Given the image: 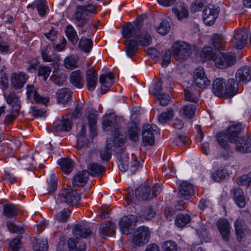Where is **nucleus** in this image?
<instances>
[{
    "label": "nucleus",
    "mask_w": 251,
    "mask_h": 251,
    "mask_svg": "<svg viewBox=\"0 0 251 251\" xmlns=\"http://www.w3.org/2000/svg\"><path fill=\"white\" fill-rule=\"evenodd\" d=\"M225 82L221 78H217L214 80L212 83V91L213 94L219 97L226 94Z\"/></svg>",
    "instance_id": "obj_28"
},
{
    "label": "nucleus",
    "mask_w": 251,
    "mask_h": 251,
    "mask_svg": "<svg viewBox=\"0 0 251 251\" xmlns=\"http://www.w3.org/2000/svg\"><path fill=\"white\" fill-rule=\"evenodd\" d=\"M170 29V25L169 22L167 20L162 21L159 25L156 27L157 32L161 35L167 34Z\"/></svg>",
    "instance_id": "obj_59"
},
{
    "label": "nucleus",
    "mask_w": 251,
    "mask_h": 251,
    "mask_svg": "<svg viewBox=\"0 0 251 251\" xmlns=\"http://www.w3.org/2000/svg\"><path fill=\"white\" fill-rule=\"evenodd\" d=\"M118 166L121 171L125 172L128 168V156L126 152L118 153L117 155Z\"/></svg>",
    "instance_id": "obj_36"
},
{
    "label": "nucleus",
    "mask_w": 251,
    "mask_h": 251,
    "mask_svg": "<svg viewBox=\"0 0 251 251\" xmlns=\"http://www.w3.org/2000/svg\"><path fill=\"white\" fill-rule=\"evenodd\" d=\"M72 91L66 88L58 90L56 94L57 102L64 107L67 106L72 97Z\"/></svg>",
    "instance_id": "obj_13"
},
{
    "label": "nucleus",
    "mask_w": 251,
    "mask_h": 251,
    "mask_svg": "<svg viewBox=\"0 0 251 251\" xmlns=\"http://www.w3.org/2000/svg\"><path fill=\"white\" fill-rule=\"evenodd\" d=\"M4 98L7 103L11 105L12 112L18 113L21 108V100L19 96L14 92L3 93Z\"/></svg>",
    "instance_id": "obj_12"
},
{
    "label": "nucleus",
    "mask_w": 251,
    "mask_h": 251,
    "mask_svg": "<svg viewBox=\"0 0 251 251\" xmlns=\"http://www.w3.org/2000/svg\"><path fill=\"white\" fill-rule=\"evenodd\" d=\"M13 141L7 139L0 141V153L9 154L13 148Z\"/></svg>",
    "instance_id": "obj_43"
},
{
    "label": "nucleus",
    "mask_w": 251,
    "mask_h": 251,
    "mask_svg": "<svg viewBox=\"0 0 251 251\" xmlns=\"http://www.w3.org/2000/svg\"><path fill=\"white\" fill-rule=\"evenodd\" d=\"M126 53L128 56L132 57L137 50L138 44L137 41L135 39L127 40L125 43Z\"/></svg>",
    "instance_id": "obj_40"
},
{
    "label": "nucleus",
    "mask_w": 251,
    "mask_h": 251,
    "mask_svg": "<svg viewBox=\"0 0 251 251\" xmlns=\"http://www.w3.org/2000/svg\"><path fill=\"white\" fill-rule=\"evenodd\" d=\"M247 38L246 31L241 30L237 31L232 40L233 46L237 49H243L246 45Z\"/></svg>",
    "instance_id": "obj_19"
},
{
    "label": "nucleus",
    "mask_w": 251,
    "mask_h": 251,
    "mask_svg": "<svg viewBox=\"0 0 251 251\" xmlns=\"http://www.w3.org/2000/svg\"><path fill=\"white\" fill-rule=\"evenodd\" d=\"M179 193L181 197L185 200L189 199L195 193V189L192 184L183 181L178 186Z\"/></svg>",
    "instance_id": "obj_15"
},
{
    "label": "nucleus",
    "mask_w": 251,
    "mask_h": 251,
    "mask_svg": "<svg viewBox=\"0 0 251 251\" xmlns=\"http://www.w3.org/2000/svg\"><path fill=\"white\" fill-rule=\"evenodd\" d=\"M64 66L68 69H73L77 67L78 58L74 56H69L64 59Z\"/></svg>",
    "instance_id": "obj_56"
},
{
    "label": "nucleus",
    "mask_w": 251,
    "mask_h": 251,
    "mask_svg": "<svg viewBox=\"0 0 251 251\" xmlns=\"http://www.w3.org/2000/svg\"><path fill=\"white\" fill-rule=\"evenodd\" d=\"M227 175V172L225 169H219L212 175L213 178L216 181H220L224 179Z\"/></svg>",
    "instance_id": "obj_64"
},
{
    "label": "nucleus",
    "mask_w": 251,
    "mask_h": 251,
    "mask_svg": "<svg viewBox=\"0 0 251 251\" xmlns=\"http://www.w3.org/2000/svg\"><path fill=\"white\" fill-rule=\"evenodd\" d=\"M244 223V221L240 219H237L234 223L235 232L239 240H241L244 237L243 231Z\"/></svg>",
    "instance_id": "obj_48"
},
{
    "label": "nucleus",
    "mask_w": 251,
    "mask_h": 251,
    "mask_svg": "<svg viewBox=\"0 0 251 251\" xmlns=\"http://www.w3.org/2000/svg\"><path fill=\"white\" fill-rule=\"evenodd\" d=\"M139 32L138 27H137V29L135 28L130 23L126 24L123 26V35L125 38L128 39L133 37L134 39H136L137 38Z\"/></svg>",
    "instance_id": "obj_32"
},
{
    "label": "nucleus",
    "mask_w": 251,
    "mask_h": 251,
    "mask_svg": "<svg viewBox=\"0 0 251 251\" xmlns=\"http://www.w3.org/2000/svg\"><path fill=\"white\" fill-rule=\"evenodd\" d=\"M236 60L234 54L219 52L214 56V61L216 67L220 69L226 68L233 65Z\"/></svg>",
    "instance_id": "obj_6"
},
{
    "label": "nucleus",
    "mask_w": 251,
    "mask_h": 251,
    "mask_svg": "<svg viewBox=\"0 0 251 251\" xmlns=\"http://www.w3.org/2000/svg\"><path fill=\"white\" fill-rule=\"evenodd\" d=\"M197 107L195 104H187L183 105L179 111V115L183 118L190 119L196 114Z\"/></svg>",
    "instance_id": "obj_27"
},
{
    "label": "nucleus",
    "mask_w": 251,
    "mask_h": 251,
    "mask_svg": "<svg viewBox=\"0 0 251 251\" xmlns=\"http://www.w3.org/2000/svg\"><path fill=\"white\" fill-rule=\"evenodd\" d=\"M238 81H236L233 78L229 79L226 84L225 83L226 94L229 97H233L237 93Z\"/></svg>",
    "instance_id": "obj_39"
},
{
    "label": "nucleus",
    "mask_w": 251,
    "mask_h": 251,
    "mask_svg": "<svg viewBox=\"0 0 251 251\" xmlns=\"http://www.w3.org/2000/svg\"><path fill=\"white\" fill-rule=\"evenodd\" d=\"M234 142H235V150L238 152L243 153L251 152V138L242 137Z\"/></svg>",
    "instance_id": "obj_14"
},
{
    "label": "nucleus",
    "mask_w": 251,
    "mask_h": 251,
    "mask_svg": "<svg viewBox=\"0 0 251 251\" xmlns=\"http://www.w3.org/2000/svg\"><path fill=\"white\" fill-rule=\"evenodd\" d=\"M22 237L19 236L10 242L9 251H25L21 244V239Z\"/></svg>",
    "instance_id": "obj_54"
},
{
    "label": "nucleus",
    "mask_w": 251,
    "mask_h": 251,
    "mask_svg": "<svg viewBox=\"0 0 251 251\" xmlns=\"http://www.w3.org/2000/svg\"><path fill=\"white\" fill-rule=\"evenodd\" d=\"M242 129L240 124L233 125L229 126L226 132H220L216 135L219 144L224 149H227L229 143H232L238 139V134Z\"/></svg>",
    "instance_id": "obj_2"
},
{
    "label": "nucleus",
    "mask_w": 251,
    "mask_h": 251,
    "mask_svg": "<svg viewBox=\"0 0 251 251\" xmlns=\"http://www.w3.org/2000/svg\"><path fill=\"white\" fill-rule=\"evenodd\" d=\"M193 81L195 85L201 89L209 85L210 81L207 78L203 68L199 67L194 72Z\"/></svg>",
    "instance_id": "obj_10"
},
{
    "label": "nucleus",
    "mask_w": 251,
    "mask_h": 251,
    "mask_svg": "<svg viewBox=\"0 0 251 251\" xmlns=\"http://www.w3.org/2000/svg\"><path fill=\"white\" fill-rule=\"evenodd\" d=\"M211 43L214 48L218 50L223 47L225 40L223 36L215 34L211 38Z\"/></svg>",
    "instance_id": "obj_53"
},
{
    "label": "nucleus",
    "mask_w": 251,
    "mask_h": 251,
    "mask_svg": "<svg viewBox=\"0 0 251 251\" xmlns=\"http://www.w3.org/2000/svg\"><path fill=\"white\" fill-rule=\"evenodd\" d=\"M89 173L86 170H83L76 174L72 179L74 186H80L86 183L89 176Z\"/></svg>",
    "instance_id": "obj_33"
},
{
    "label": "nucleus",
    "mask_w": 251,
    "mask_h": 251,
    "mask_svg": "<svg viewBox=\"0 0 251 251\" xmlns=\"http://www.w3.org/2000/svg\"><path fill=\"white\" fill-rule=\"evenodd\" d=\"M116 227V225L111 221L102 224L99 227V235L102 238L110 236L115 233Z\"/></svg>",
    "instance_id": "obj_23"
},
{
    "label": "nucleus",
    "mask_w": 251,
    "mask_h": 251,
    "mask_svg": "<svg viewBox=\"0 0 251 251\" xmlns=\"http://www.w3.org/2000/svg\"><path fill=\"white\" fill-rule=\"evenodd\" d=\"M79 238H71L68 241V246L70 251H85L86 244Z\"/></svg>",
    "instance_id": "obj_31"
},
{
    "label": "nucleus",
    "mask_w": 251,
    "mask_h": 251,
    "mask_svg": "<svg viewBox=\"0 0 251 251\" xmlns=\"http://www.w3.org/2000/svg\"><path fill=\"white\" fill-rule=\"evenodd\" d=\"M220 233L225 241H228L230 236L229 224L225 218L220 219L217 223Z\"/></svg>",
    "instance_id": "obj_20"
},
{
    "label": "nucleus",
    "mask_w": 251,
    "mask_h": 251,
    "mask_svg": "<svg viewBox=\"0 0 251 251\" xmlns=\"http://www.w3.org/2000/svg\"><path fill=\"white\" fill-rule=\"evenodd\" d=\"M32 248L34 251H47L48 241L47 239L39 240L34 238L32 240Z\"/></svg>",
    "instance_id": "obj_41"
},
{
    "label": "nucleus",
    "mask_w": 251,
    "mask_h": 251,
    "mask_svg": "<svg viewBox=\"0 0 251 251\" xmlns=\"http://www.w3.org/2000/svg\"><path fill=\"white\" fill-rule=\"evenodd\" d=\"M174 117V113L172 108H169L166 111L162 112L158 117V121L161 124H165L171 120Z\"/></svg>",
    "instance_id": "obj_46"
},
{
    "label": "nucleus",
    "mask_w": 251,
    "mask_h": 251,
    "mask_svg": "<svg viewBox=\"0 0 251 251\" xmlns=\"http://www.w3.org/2000/svg\"><path fill=\"white\" fill-rule=\"evenodd\" d=\"M71 83L77 88H81L84 85L83 77L80 71L72 72L70 75Z\"/></svg>",
    "instance_id": "obj_34"
},
{
    "label": "nucleus",
    "mask_w": 251,
    "mask_h": 251,
    "mask_svg": "<svg viewBox=\"0 0 251 251\" xmlns=\"http://www.w3.org/2000/svg\"><path fill=\"white\" fill-rule=\"evenodd\" d=\"M159 131L156 125H146L144 126L142 131V140L145 146L152 145L154 143V134Z\"/></svg>",
    "instance_id": "obj_9"
},
{
    "label": "nucleus",
    "mask_w": 251,
    "mask_h": 251,
    "mask_svg": "<svg viewBox=\"0 0 251 251\" xmlns=\"http://www.w3.org/2000/svg\"><path fill=\"white\" fill-rule=\"evenodd\" d=\"M70 211L68 209H64L57 213L55 216V220L59 223H65L68 220Z\"/></svg>",
    "instance_id": "obj_60"
},
{
    "label": "nucleus",
    "mask_w": 251,
    "mask_h": 251,
    "mask_svg": "<svg viewBox=\"0 0 251 251\" xmlns=\"http://www.w3.org/2000/svg\"><path fill=\"white\" fill-rule=\"evenodd\" d=\"M151 237V231L146 226L138 227L133 234L132 241L135 245L142 246L149 242Z\"/></svg>",
    "instance_id": "obj_5"
},
{
    "label": "nucleus",
    "mask_w": 251,
    "mask_h": 251,
    "mask_svg": "<svg viewBox=\"0 0 251 251\" xmlns=\"http://www.w3.org/2000/svg\"><path fill=\"white\" fill-rule=\"evenodd\" d=\"M191 220V217L187 214H178L175 219V225L179 227L185 226Z\"/></svg>",
    "instance_id": "obj_50"
},
{
    "label": "nucleus",
    "mask_w": 251,
    "mask_h": 251,
    "mask_svg": "<svg viewBox=\"0 0 251 251\" xmlns=\"http://www.w3.org/2000/svg\"><path fill=\"white\" fill-rule=\"evenodd\" d=\"M4 216L9 218H12L18 214L17 207L11 203H6L3 205V212Z\"/></svg>",
    "instance_id": "obj_37"
},
{
    "label": "nucleus",
    "mask_w": 251,
    "mask_h": 251,
    "mask_svg": "<svg viewBox=\"0 0 251 251\" xmlns=\"http://www.w3.org/2000/svg\"><path fill=\"white\" fill-rule=\"evenodd\" d=\"M135 195L139 201H147L152 198L151 188L146 184H143L136 189Z\"/></svg>",
    "instance_id": "obj_17"
},
{
    "label": "nucleus",
    "mask_w": 251,
    "mask_h": 251,
    "mask_svg": "<svg viewBox=\"0 0 251 251\" xmlns=\"http://www.w3.org/2000/svg\"><path fill=\"white\" fill-rule=\"evenodd\" d=\"M235 78L239 82L247 83L251 80V70L248 66L239 69L236 74Z\"/></svg>",
    "instance_id": "obj_21"
},
{
    "label": "nucleus",
    "mask_w": 251,
    "mask_h": 251,
    "mask_svg": "<svg viewBox=\"0 0 251 251\" xmlns=\"http://www.w3.org/2000/svg\"><path fill=\"white\" fill-rule=\"evenodd\" d=\"M201 57L204 61L206 59H213L214 53L212 49L210 47H205L203 48L200 54Z\"/></svg>",
    "instance_id": "obj_61"
},
{
    "label": "nucleus",
    "mask_w": 251,
    "mask_h": 251,
    "mask_svg": "<svg viewBox=\"0 0 251 251\" xmlns=\"http://www.w3.org/2000/svg\"><path fill=\"white\" fill-rule=\"evenodd\" d=\"M80 199V195L76 191L65 189L59 193L56 201L73 206L77 204Z\"/></svg>",
    "instance_id": "obj_7"
},
{
    "label": "nucleus",
    "mask_w": 251,
    "mask_h": 251,
    "mask_svg": "<svg viewBox=\"0 0 251 251\" xmlns=\"http://www.w3.org/2000/svg\"><path fill=\"white\" fill-rule=\"evenodd\" d=\"M73 232L75 238H87L92 233L90 229L84 224L75 225L73 229Z\"/></svg>",
    "instance_id": "obj_18"
},
{
    "label": "nucleus",
    "mask_w": 251,
    "mask_h": 251,
    "mask_svg": "<svg viewBox=\"0 0 251 251\" xmlns=\"http://www.w3.org/2000/svg\"><path fill=\"white\" fill-rule=\"evenodd\" d=\"M88 120L89 122V130L90 136L93 138L96 134V116L95 114L91 113L88 116Z\"/></svg>",
    "instance_id": "obj_52"
},
{
    "label": "nucleus",
    "mask_w": 251,
    "mask_h": 251,
    "mask_svg": "<svg viewBox=\"0 0 251 251\" xmlns=\"http://www.w3.org/2000/svg\"><path fill=\"white\" fill-rule=\"evenodd\" d=\"M135 40L137 41L138 45L147 46L151 44L152 38L148 32H139L137 38Z\"/></svg>",
    "instance_id": "obj_44"
},
{
    "label": "nucleus",
    "mask_w": 251,
    "mask_h": 251,
    "mask_svg": "<svg viewBox=\"0 0 251 251\" xmlns=\"http://www.w3.org/2000/svg\"><path fill=\"white\" fill-rule=\"evenodd\" d=\"M172 54L175 59L178 62L185 61L191 54V47L185 42L176 41L172 46Z\"/></svg>",
    "instance_id": "obj_4"
},
{
    "label": "nucleus",
    "mask_w": 251,
    "mask_h": 251,
    "mask_svg": "<svg viewBox=\"0 0 251 251\" xmlns=\"http://www.w3.org/2000/svg\"><path fill=\"white\" fill-rule=\"evenodd\" d=\"M137 222V217L135 215H128L122 217L119 222L120 229L123 234L128 235Z\"/></svg>",
    "instance_id": "obj_8"
},
{
    "label": "nucleus",
    "mask_w": 251,
    "mask_h": 251,
    "mask_svg": "<svg viewBox=\"0 0 251 251\" xmlns=\"http://www.w3.org/2000/svg\"><path fill=\"white\" fill-rule=\"evenodd\" d=\"M156 213L153 208L148 207L142 212L141 217L146 220H150L154 217Z\"/></svg>",
    "instance_id": "obj_63"
},
{
    "label": "nucleus",
    "mask_w": 251,
    "mask_h": 251,
    "mask_svg": "<svg viewBox=\"0 0 251 251\" xmlns=\"http://www.w3.org/2000/svg\"><path fill=\"white\" fill-rule=\"evenodd\" d=\"M28 79V76L22 73H14L11 76V82L13 87L16 90L23 87Z\"/></svg>",
    "instance_id": "obj_16"
},
{
    "label": "nucleus",
    "mask_w": 251,
    "mask_h": 251,
    "mask_svg": "<svg viewBox=\"0 0 251 251\" xmlns=\"http://www.w3.org/2000/svg\"><path fill=\"white\" fill-rule=\"evenodd\" d=\"M98 76L96 71L93 68L89 69L86 72V84L88 90L93 91L97 84Z\"/></svg>",
    "instance_id": "obj_22"
},
{
    "label": "nucleus",
    "mask_w": 251,
    "mask_h": 251,
    "mask_svg": "<svg viewBox=\"0 0 251 251\" xmlns=\"http://www.w3.org/2000/svg\"><path fill=\"white\" fill-rule=\"evenodd\" d=\"M172 10L179 21L188 17V7L184 3H181L177 7L173 8Z\"/></svg>",
    "instance_id": "obj_38"
},
{
    "label": "nucleus",
    "mask_w": 251,
    "mask_h": 251,
    "mask_svg": "<svg viewBox=\"0 0 251 251\" xmlns=\"http://www.w3.org/2000/svg\"><path fill=\"white\" fill-rule=\"evenodd\" d=\"M59 66L58 61L57 60L54 63V70L52 75L50 77V79L55 84L58 86L63 85L66 81V75L63 73H59L57 69Z\"/></svg>",
    "instance_id": "obj_29"
},
{
    "label": "nucleus",
    "mask_w": 251,
    "mask_h": 251,
    "mask_svg": "<svg viewBox=\"0 0 251 251\" xmlns=\"http://www.w3.org/2000/svg\"><path fill=\"white\" fill-rule=\"evenodd\" d=\"M58 33L57 30L50 26L44 33V34L47 39L51 41H54L56 39Z\"/></svg>",
    "instance_id": "obj_62"
},
{
    "label": "nucleus",
    "mask_w": 251,
    "mask_h": 251,
    "mask_svg": "<svg viewBox=\"0 0 251 251\" xmlns=\"http://www.w3.org/2000/svg\"><path fill=\"white\" fill-rule=\"evenodd\" d=\"M46 0H37L36 1V7L38 13L41 17L45 16L49 11V7L47 4Z\"/></svg>",
    "instance_id": "obj_51"
},
{
    "label": "nucleus",
    "mask_w": 251,
    "mask_h": 251,
    "mask_svg": "<svg viewBox=\"0 0 251 251\" xmlns=\"http://www.w3.org/2000/svg\"><path fill=\"white\" fill-rule=\"evenodd\" d=\"M86 128L85 126H82L80 130L77 135V150L79 153L82 152V150L87 146L88 140L85 136Z\"/></svg>",
    "instance_id": "obj_25"
},
{
    "label": "nucleus",
    "mask_w": 251,
    "mask_h": 251,
    "mask_svg": "<svg viewBox=\"0 0 251 251\" xmlns=\"http://www.w3.org/2000/svg\"><path fill=\"white\" fill-rule=\"evenodd\" d=\"M233 199L237 205L243 208L246 204L245 198L243 191L239 188L235 187L232 190Z\"/></svg>",
    "instance_id": "obj_35"
},
{
    "label": "nucleus",
    "mask_w": 251,
    "mask_h": 251,
    "mask_svg": "<svg viewBox=\"0 0 251 251\" xmlns=\"http://www.w3.org/2000/svg\"><path fill=\"white\" fill-rule=\"evenodd\" d=\"M58 163L65 174H68L72 172L74 166L70 158H62L58 161Z\"/></svg>",
    "instance_id": "obj_42"
},
{
    "label": "nucleus",
    "mask_w": 251,
    "mask_h": 251,
    "mask_svg": "<svg viewBox=\"0 0 251 251\" xmlns=\"http://www.w3.org/2000/svg\"><path fill=\"white\" fill-rule=\"evenodd\" d=\"M219 10L213 5L209 4L206 6L203 11V20L206 25H213L216 19L218 17Z\"/></svg>",
    "instance_id": "obj_11"
},
{
    "label": "nucleus",
    "mask_w": 251,
    "mask_h": 251,
    "mask_svg": "<svg viewBox=\"0 0 251 251\" xmlns=\"http://www.w3.org/2000/svg\"><path fill=\"white\" fill-rule=\"evenodd\" d=\"M114 78V76L111 73H108L107 75H100V82L101 84V92L102 94L106 93L112 85Z\"/></svg>",
    "instance_id": "obj_26"
},
{
    "label": "nucleus",
    "mask_w": 251,
    "mask_h": 251,
    "mask_svg": "<svg viewBox=\"0 0 251 251\" xmlns=\"http://www.w3.org/2000/svg\"><path fill=\"white\" fill-rule=\"evenodd\" d=\"M72 126L71 121L67 118H63L59 122L53 124L52 132L58 133L61 131H68L71 130Z\"/></svg>",
    "instance_id": "obj_24"
},
{
    "label": "nucleus",
    "mask_w": 251,
    "mask_h": 251,
    "mask_svg": "<svg viewBox=\"0 0 251 251\" xmlns=\"http://www.w3.org/2000/svg\"><path fill=\"white\" fill-rule=\"evenodd\" d=\"M90 174L92 176L99 175L105 171V168L98 163L90 164L88 166Z\"/></svg>",
    "instance_id": "obj_55"
},
{
    "label": "nucleus",
    "mask_w": 251,
    "mask_h": 251,
    "mask_svg": "<svg viewBox=\"0 0 251 251\" xmlns=\"http://www.w3.org/2000/svg\"><path fill=\"white\" fill-rule=\"evenodd\" d=\"M122 119L113 114H110L103 117L102 124L104 130H113L114 137L113 143L116 147L122 146L126 138L121 134Z\"/></svg>",
    "instance_id": "obj_1"
},
{
    "label": "nucleus",
    "mask_w": 251,
    "mask_h": 251,
    "mask_svg": "<svg viewBox=\"0 0 251 251\" xmlns=\"http://www.w3.org/2000/svg\"><path fill=\"white\" fill-rule=\"evenodd\" d=\"M140 128L138 127L136 123L131 122L128 124L126 132L127 136L129 139L134 142H137L139 140Z\"/></svg>",
    "instance_id": "obj_30"
},
{
    "label": "nucleus",
    "mask_w": 251,
    "mask_h": 251,
    "mask_svg": "<svg viewBox=\"0 0 251 251\" xmlns=\"http://www.w3.org/2000/svg\"><path fill=\"white\" fill-rule=\"evenodd\" d=\"M96 6L93 4L79 5L76 8L75 21L77 26L83 27L87 24L90 14L95 13Z\"/></svg>",
    "instance_id": "obj_3"
},
{
    "label": "nucleus",
    "mask_w": 251,
    "mask_h": 251,
    "mask_svg": "<svg viewBox=\"0 0 251 251\" xmlns=\"http://www.w3.org/2000/svg\"><path fill=\"white\" fill-rule=\"evenodd\" d=\"M10 45L8 39L0 35V53L6 54L9 51Z\"/></svg>",
    "instance_id": "obj_57"
},
{
    "label": "nucleus",
    "mask_w": 251,
    "mask_h": 251,
    "mask_svg": "<svg viewBox=\"0 0 251 251\" xmlns=\"http://www.w3.org/2000/svg\"><path fill=\"white\" fill-rule=\"evenodd\" d=\"M78 46L81 50L85 52L88 53L92 48L93 42L90 39L83 37L79 42Z\"/></svg>",
    "instance_id": "obj_49"
},
{
    "label": "nucleus",
    "mask_w": 251,
    "mask_h": 251,
    "mask_svg": "<svg viewBox=\"0 0 251 251\" xmlns=\"http://www.w3.org/2000/svg\"><path fill=\"white\" fill-rule=\"evenodd\" d=\"M112 142L111 139H107L106 142L105 149L100 152V157L103 160L108 161L111 158Z\"/></svg>",
    "instance_id": "obj_47"
},
{
    "label": "nucleus",
    "mask_w": 251,
    "mask_h": 251,
    "mask_svg": "<svg viewBox=\"0 0 251 251\" xmlns=\"http://www.w3.org/2000/svg\"><path fill=\"white\" fill-rule=\"evenodd\" d=\"M51 72V68L49 66L40 65L38 68V75L43 77L44 81L47 80Z\"/></svg>",
    "instance_id": "obj_58"
},
{
    "label": "nucleus",
    "mask_w": 251,
    "mask_h": 251,
    "mask_svg": "<svg viewBox=\"0 0 251 251\" xmlns=\"http://www.w3.org/2000/svg\"><path fill=\"white\" fill-rule=\"evenodd\" d=\"M65 32L69 40L73 45H75L77 43L78 37L74 27L71 25L67 26Z\"/></svg>",
    "instance_id": "obj_45"
}]
</instances>
